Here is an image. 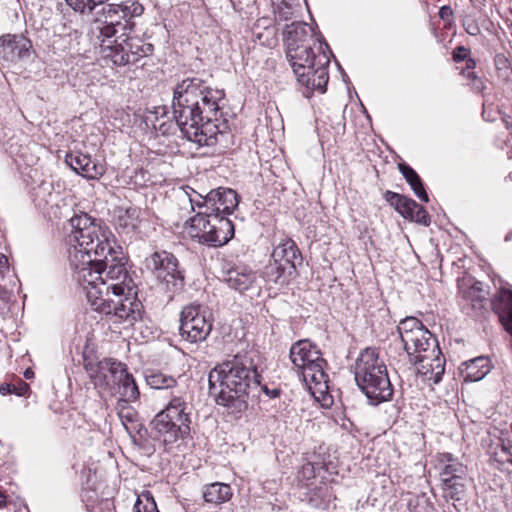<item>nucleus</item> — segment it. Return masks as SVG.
<instances>
[{
	"label": "nucleus",
	"mask_w": 512,
	"mask_h": 512,
	"mask_svg": "<svg viewBox=\"0 0 512 512\" xmlns=\"http://www.w3.org/2000/svg\"><path fill=\"white\" fill-rule=\"evenodd\" d=\"M223 90L213 89L200 78H186L173 91V117L183 136L199 146L215 147L218 153L234 144L229 122L223 118Z\"/></svg>",
	"instance_id": "1"
},
{
	"label": "nucleus",
	"mask_w": 512,
	"mask_h": 512,
	"mask_svg": "<svg viewBox=\"0 0 512 512\" xmlns=\"http://www.w3.org/2000/svg\"><path fill=\"white\" fill-rule=\"evenodd\" d=\"M209 389L217 391L216 402L232 413L248 407L247 399L255 397L260 385V374L250 353H238L215 366L208 376Z\"/></svg>",
	"instance_id": "2"
},
{
	"label": "nucleus",
	"mask_w": 512,
	"mask_h": 512,
	"mask_svg": "<svg viewBox=\"0 0 512 512\" xmlns=\"http://www.w3.org/2000/svg\"><path fill=\"white\" fill-rule=\"evenodd\" d=\"M70 224L71 238L77 244L69 255L75 273L121 248L110 228L100 219L81 212L70 219Z\"/></svg>",
	"instance_id": "3"
},
{
	"label": "nucleus",
	"mask_w": 512,
	"mask_h": 512,
	"mask_svg": "<svg viewBox=\"0 0 512 512\" xmlns=\"http://www.w3.org/2000/svg\"><path fill=\"white\" fill-rule=\"evenodd\" d=\"M126 264L127 258L121 247L103 258H98L93 264L78 269L76 280L86 290L88 299L107 290L123 292L135 288Z\"/></svg>",
	"instance_id": "4"
},
{
	"label": "nucleus",
	"mask_w": 512,
	"mask_h": 512,
	"mask_svg": "<svg viewBox=\"0 0 512 512\" xmlns=\"http://www.w3.org/2000/svg\"><path fill=\"white\" fill-rule=\"evenodd\" d=\"M354 377L371 405L392 399L393 387L387 367L375 349L366 348L360 353L354 365Z\"/></svg>",
	"instance_id": "5"
},
{
	"label": "nucleus",
	"mask_w": 512,
	"mask_h": 512,
	"mask_svg": "<svg viewBox=\"0 0 512 512\" xmlns=\"http://www.w3.org/2000/svg\"><path fill=\"white\" fill-rule=\"evenodd\" d=\"M144 7L138 1L126 0L121 3H110L102 7L95 19L96 29L102 37V44H114L113 40L123 41L131 37L134 30V19L143 14Z\"/></svg>",
	"instance_id": "6"
},
{
	"label": "nucleus",
	"mask_w": 512,
	"mask_h": 512,
	"mask_svg": "<svg viewBox=\"0 0 512 512\" xmlns=\"http://www.w3.org/2000/svg\"><path fill=\"white\" fill-rule=\"evenodd\" d=\"M88 300L96 311L105 314L115 323L126 322L133 325L142 318L143 305L137 299L135 288L123 292L107 290Z\"/></svg>",
	"instance_id": "7"
},
{
	"label": "nucleus",
	"mask_w": 512,
	"mask_h": 512,
	"mask_svg": "<svg viewBox=\"0 0 512 512\" xmlns=\"http://www.w3.org/2000/svg\"><path fill=\"white\" fill-rule=\"evenodd\" d=\"M187 223L189 224L188 234L191 238L210 247H221L234 236V225L229 218L210 214L205 209H201Z\"/></svg>",
	"instance_id": "8"
},
{
	"label": "nucleus",
	"mask_w": 512,
	"mask_h": 512,
	"mask_svg": "<svg viewBox=\"0 0 512 512\" xmlns=\"http://www.w3.org/2000/svg\"><path fill=\"white\" fill-rule=\"evenodd\" d=\"M410 363L419 365L418 372L428 380L437 384L441 381L445 372V361L441 357V351L437 339L428 330V335L420 336L406 351Z\"/></svg>",
	"instance_id": "9"
},
{
	"label": "nucleus",
	"mask_w": 512,
	"mask_h": 512,
	"mask_svg": "<svg viewBox=\"0 0 512 512\" xmlns=\"http://www.w3.org/2000/svg\"><path fill=\"white\" fill-rule=\"evenodd\" d=\"M144 266L154 275L162 289L169 293V299L183 289L184 273L179 269L178 259L172 253L165 250L155 251L146 257Z\"/></svg>",
	"instance_id": "10"
},
{
	"label": "nucleus",
	"mask_w": 512,
	"mask_h": 512,
	"mask_svg": "<svg viewBox=\"0 0 512 512\" xmlns=\"http://www.w3.org/2000/svg\"><path fill=\"white\" fill-rule=\"evenodd\" d=\"M289 357L293 365L302 370L304 380L310 379L319 384L325 381L327 375L323 370L326 363L321 351L309 340H299L290 348Z\"/></svg>",
	"instance_id": "11"
},
{
	"label": "nucleus",
	"mask_w": 512,
	"mask_h": 512,
	"mask_svg": "<svg viewBox=\"0 0 512 512\" xmlns=\"http://www.w3.org/2000/svg\"><path fill=\"white\" fill-rule=\"evenodd\" d=\"M212 326L211 314L202 305L191 303L183 307L179 326L183 340L190 343L202 342L211 333Z\"/></svg>",
	"instance_id": "12"
},
{
	"label": "nucleus",
	"mask_w": 512,
	"mask_h": 512,
	"mask_svg": "<svg viewBox=\"0 0 512 512\" xmlns=\"http://www.w3.org/2000/svg\"><path fill=\"white\" fill-rule=\"evenodd\" d=\"M113 42L114 44L101 45V51L104 58H109L117 66L135 64L153 53V45L144 43L138 37H126L123 41Z\"/></svg>",
	"instance_id": "13"
},
{
	"label": "nucleus",
	"mask_w": 512,
	"mask_h": 512,
	"mask_svg": "<svg viewBox=\"0 0 512 512\" xmlns=\"http://www.w3.org/2000/svg\"><path fill=\"white\" fill-rule=\"evenodd\" d=\"M203 203H197L198 208L205 209L206 212L225 216L231 214L238 206L237 193L229 188H218L211 190L205 197L200 196Z\"/></svg>",
	"instance_id": "14"
},
{
	"label": "nucleus",
	"mask_w": 512,
	"mask_h": 512,
	"mask_svg": "<svg viewBox=\"0 0 512 512\" xmlns=\"http://www.w3.org/2000/svg\"><path fill=\"white\" fill-rule=\"evenodd\" d=\"M153 437L164 444H173L179 439H186L190 435L187 424L173 422L167 415H158L151 421Z\"/></svg>",
	"instance_id": "15"
},
{
	"label": "nucleus",
	"mask_w": 512,
	"mask_h": 512,
	"mask_svg": "<svg viewBox=\"0 0 512 512\" xmlns=\"http://www.w3.org/2000/svg\"><path fill=\"white\" fill-rule=\"evenodd\" d=\"M117 364L122 363L112 358H106L99 361L95 366H86L89 377L96 388L115 395L119 378L115 377L113 372Z\"/></svg>",
	"instance_id": "16"
},
{
	"label": "nucleus",
	"mask_w": 512,
	"mask_h": 512,
	"mask_svg": "<svg viewBox=\"0 0 512 512\" xmlns=\"http://www.w3.org/2000/svg\"><path fill=\"white\" fill-rule=\"evenodd\" d=\"M65 162L73 171L87 179H99L105 172L102 164L81 152L67 153Z\"/></svg>",
	"instance_id": "17"
},
{
	"label": "nucleus",
	"mask_w": 512,
	"mask_h": 512,
	"mask_svg": "<svg viewBox=\"0 0 512 512\" xmlns=\"http://www.w3.org/2000/svg\"><path fill=\"white\" fill-rule=\"evenodd\" d=\"M329 62V57L324 52L318 55L316 65H313V69H311V71L302 73L298 82L308 90H318L321 93H324L329 80L327 70Z\"/></svg>",
	"instance_id": "18"
},
{
	"label": "nucleus",
	"mask_w": 512,
	"mask_h": 512,
	"mask_svg": "<svg viewBox=\"0 0 512 512\" xmlns=\"http://www.w3.org/2000/svg\"><path fill=\"white\" fill-rule=\"evenodd\" d=\"M0 47L3 58L15 62L29 56L32 43L23 35L7 34L0 38Z\"/></svg>",
	"instance_id": "19"
},
{
	"label": "nucleus",
	"mask_w": 512,
	"mask_h": 512,
	"mask_svg": "<svg viewBox=\"0 0 512 512\" xmlns=\"http://www.w3.org/2000/svg\"><path fill=\"white\" fill-rule=\"evenodd\" d=\"M114 376L119 378V383L116 386L115 395H119L118 400L120 406H125L129 402L136 401L140 395L138 386L132 376L127 371L125 364H117L114 367Z\"/></svg>",
	"instance_id": "20"
},
{
	"label": "nucleus",
	"mask_w": 512,
	"mask_h": 512,
	"mask_svg": "<svg viewBox=\"0 0 512 512\" xmlns=\"http://www.w3.org/2000/svg\"><path fill=\"white\" fill-rule=\"evenodd\" d=\"M283 36L287 49L299 50V48L309 46L308 42L312 39V29L305 22L295 21L286 25Z\"/></svg>",
	"instance_id": "21"
},
{
	"label": "nucleus",
	"mask_w": 512,
	"mask_h": 512,
	"mask_svg": "<svg viewBox=\"0 0 512 512\" xmlns=\"http://www.w3.org/2000/svg\"><path fill=\"white\" fill-rule=\"evenodd\" d=\"M286 56L292 66L297 80L300 79V75L302 73L311 71V69H313V65H316L318 59V55L314 54L310 45L299 48V50L292 51L291 49H287Z\"/></svg>",
	"instance_id": "22"
},
{
	"label": "nucleus",
	"mask_w": 512,
	"mask_h": 512,
	"mask_svg": "<svg viewBox=\"0 0 512 512\" xmlns=\"http://www.w3.org/2000/svg\"><path fill=\"white\" fill-rule=\"evenodd\" d=\"M405 351L415 344L420 336L428 335V329L416 317H406L397 326Z\"/></svg>",
	"instance_id": "23"
},
{
	"label": "nucleus",
	"mask_w": 512,
	"mask_h": 512,
	"mask_svg": "<svg viewBox=\"0 0 512 512\" xmlns=\"http://www.w3.org/2000/svg\"><path fill=\"white\" fill-rule=\"evenodd\" d=\"M271 258L275 261L283 262L285 265H294L295 272L297 267L302 264L303 258L296 243L290 238H284L273 249Z\"/></svg>",
	"instance_id": "24"
},
{
	"label": "nucleus",
	"mask_w": 512,
	"mask_h": 512,
	"mask_svg": "<svg viewBox=\"0 0 512 512\" xmlns=\"http://www.w3.org/2000/svg\"><path fill=\"white\" fill-rule=\"evenodd\" d=\"M224 281L230 288L243 293L255 283L256 275L246 266H236L227 270Z\"/></svg>",
	"instance_id": "25"
},
{
	"label": "nucleus",
	"mask_w": 512,
	"mask_h": 512,
	"mask_svg": "<svg viewBox=\"0 0 512 512\" xmlns=\"http://www.w3.org/2000/svg\"><path fill=\"white\" fill-rule=\"evenodd\" d=\"M486 453L491 463L497 464L498 469L509 471L512 469V444L502 439L492 441L487 447Z\"/></svg>",
	"instance_id": "26"
},
{
	"label": "nucleus",
	"mask_w": 512,
	"mask_h": 512,
	"mask_svg": "<svg viewBox=\"0 0 512 512\" xmlns=\"http://www.w3.org/2000/svg\"><path fill=\"white\" fill-rule=\"evenodd\" d=\"M263 276L268 282L286 285L297 276V272H295L294 265L287 266L283 262L271 258V261L264 267Z\"/></svg>",
	"instance_id": "27"
},
{
	"label": "nucleus",
	"mask_w": 512,
	"mask_h": 512,
	"mask_svg": "<svg viewBox=\"0 0 512 512\" xmlns=\"http://www.w3.org/2000/svg\"><path fill=\"white\" fill-rule=\"evenodd\" d=\"M493 310L498 315L505 330L512 335V291L502 290L493 302Z\"/></svg>",
	"instance_id": "28"
},
{
	"label": "nucleus",
	"mask_w": 512,
	"mask_h": 512,
	"mask_svg": "<svg viewBox=\"0 0 512 512\" xmlns=\"http://www.w3.org/2000/svg\"><path fill=\"white\" fill-rule=\"evenodd\" d=\"M187 408V403L182 397L174 396L158 415H167V418L173 422L187 424V427H190L191 419Z\"/></svg>",
	"instance_id": "29"
},
{
	"label": "nucleus",
	"mask_w": 512,
	"mask_h": 512,
	"mask_svg": "<svg viewBox=\"0 0 512 512\" xmlns=\"http://www.w3.org/2000/svg\"><path fill=\"white\" fill-rule=\"evenodd\" d=\"M461 373L466 381L476 382L483 379L490 371V360L487 357H476L464 363Z\"/></svg>",
	"instance_id": "30"
},
{
	"label": "nucleus",
	"mask_w": 512,
	"mask_h": 512,
	"mask_svg": "<svg viewBox=\"0 0 512 512\" xmlns=\"http://www.w3.org/2000/svg\"><path fill=\"white\" fill-rule=\"evenodd\" d=\"M232 497V490L228 484L215 482L206 485L203 490V499L207 503L222 504Z\"/></svg>",
	"instance_id": "31"
},
{
	"label": "nucleus",
	"mask_w": 512,
	"mask_h": 512,
	"mask_svg": "<svg viewBox=\"0 0 512 512\" xmlns=\"http://www.w3.org/2000/svg\"><path fill=\"white\" fill-rule=\"evenodd\" d=\"M385 199L405 219L411 218V213L417 208L416 201L392 191H386Z\"/></svg>",
	"instance_id": "32"
},
{
	"label": "nucleus",
	"mask_w": 512,
	"mask_h": 512,
	"mask_svg": "<svg viewBox=\"0 0 512 512\" xmlns=\"http://www.w3.org/2000/svg\"><path fill=\"white\" fill-rule=\"evenodd\" d=\"M140 216V209L137 207H128L119 209L115 219V226L123 232L129 233L137 228Z\"/></svg>",
	"instance_id": "33"
},
{
	"label": "nucleus",
	"mask_w": 512,
	"mask_h": 512,
	"mask_svg": "<svg viewBox=\"0 0 512 512\" xmlns=\"http://www.w3.org/2000/svg\"><path fill=\"white\" fill-rule=\"evenodd\" d=\"M399 170L407 183L410 185L414 194L423 202H428L429 197L424 188L423 182L417 172L409 165L402 163L399 164Z\"/></svg>",
	"instance_id": "34"
},
{
	"label": "nucleus",
	"mask_w": 512,
	"mask_h": 512,
	"mask_svg": "<svg viewBox=\"0 0 512 512\" xmlns=\"http://www.w3.org/2000/svg\"><path fill=\"white\" fill-rule=\"evenodd\" d=\"M275 21L283 22L295 18L300 10L298 0H273Z\"/></svg>",
	"instance_id": "35"
},
{
	"label": "nucleus",
	"mask_w": 512,
	"mask_h": 512,
	"mask_svg": "<svg viewBox=\"0 0 512 512\" xmlns=\"http://www.w3.org/2000/svg\"><path fill=\"white\" fill-rule=\"evenodd\" d=\"M443 497L446 500L461 501L466 494V479L443 480L441 481Z\"/></svg>",
	"instance_id": "36"
},
{
	"label": "nucleus",
	"mask_w": 512,
	"mask_h": 512,
	"mask_svg": "<svg viewBox=\"0 0 512 512\" xmlns=\"http://www.w3.org/2000/svg\"><path fill=\"white\" fill-rule=\"evenodd\" d=\"M147 384L153 389H170L176 386V379L159 371H150L145 375Z\"/></svg>",
	"instance_id": "37"
},
{
	"label": "nucleus",
	"mask_w": 512,
	"mask_h": 512,
	"mask_svg": "<svg viewBox=\"0 0 512 512\" xmlns=\"http://www.w3.org/2000/svg\"><path fill=\"white\" fill-rule=\"evenodd\" d=\"M467 468L459 461H452V463H447L444 465L440 477L441 481L443 480H453L455 478L458 479H466Z\"/></svg>",
	"instance_id": "38"
},
{
	"label": "nucleus",
	"mask_w": 512,
	"mask_h": 512,
	"mask_svg": "<svg viewBox=\"0 0 512 512\" xmlns=\"http://www.w3.org/2000/svg\"><path fill=\"white\" fill-rule=\"evenodd\" d=\"M134 512H159L156 503L149 492L138 496L134 507Z\"/></svg>",
	"instance_id": "39"
},
{
	"label": "nucleus",
	"mask_w": 512,
	"mask_h": 512,
	"mask_svg": "<svg viewBox=\"0 0 512 512\" xmlns=\"http://www.w3.org/2000/svg\"><path fill=\"white\" fill-rule=\"evenodd\" d=\"M461 75L468 80V86L476 93H482L486 89L484 80L475 72L461 71Z\"/></svg>",
	"instance_id": "40"
},
{
	"label": "nucleus",
	"mask_w": 512,
	"mask_h": 512,
	"mask_svg": "<svg viewBox=\"0 0 512 512\" xmlns=\"http://www.w3.org/2000/svg\"><path fill=\"white\" fill-rule=\"evenodd\" d=\"M461 23H462L464 30L469 35L478 36L481 33V28L479 26V23H478L475 15L466 14L462 18Z\"/></svg>",
	"instance_id": "41"
},
{
	"label": "nucleus",
	"mask_w": 512,
	"mask_h": 512,
	"mask_svg": "<svg viewBox=\"0 0 512 512\" xmlns=\"http://www.w3.org/2000/svg\"><path fill=\"white\" fill-rule=\"evenodd\" d=\"M428 504V499L425 495H413L408 500V508L412 512H426V506Z\"/></svg>",
	"instance_id": "42"
},
{
	"label": "nucleus",
	"mask_w": 512,
	"mask_h": 512,
	"mask_svg": "<svg viewBox=\"0 0 512 512\" xmlns=\"http://www.w3.org/2000/svg\"><path fill=\"white\" fill-rule=\"evenodd\" d=\"M408 220L422 224L424 226L430 225V216L426 209L417 203V208L411 213V218Z\"/></svg>",
	"instance_id": "43"
},
{
	"label": "nucleus",
	"mask_w": 512,
	"mask_h": 512,
	"mask_svg": "<svg viewBox=\"0 0 512 512\" xmlns=\"http://www.w3.org/2000/svg\"><path fill=\"white\" fill-rule=\"evenodd\" d=\"M470 49L465 46H457L452 52V59L454 62L459 63L464 61L470 55Z\"/></svg>",
	"instance_id": "44"
},
{
	"label": "nucleus",
	"mask_w": 512,
	"mask_h": 512,
	"mask_svg": "<svg viewBox=\"0 0 512 512\" xmlns=\"http://www.w3.org/2000/svg\"><path fill=\"white\" fill-rule=\"evenodd\" d=\"M116 409L118 410V415L120 417V419L124 422V421H129V422H132L134 420V411H132L131 409H129L127 407V405L125 406H120L119 405V402H117V406H116Z\"/></svg>",
	"instance_id": "45"
},
{
	"label": "nucleus",
	"mask_w": 512,
	"mask_h": 512,
	"mask_svg": "<svg viewBox=\"0 0 512 512\" xmlns=\"http://www.w3.org/2000/svg\"><path fill=\"white\" fill-rule=\"evenodd\" d=\"M259 391H263L271 399L278 398L281 393V390L279 388L274 387V388L270 389V388H268L267 385H262L261 383L259 385L258 390L254 392L255 396H257V393Z\"/></svg>",
	"instance_id": "46"
},
{
	"label": "nucleus",
	"mask_w": 512,
	"mask_h": 512,
	"mask_svg": "<svg viewBox=\"0 0 512 512\" xmlns=\"http://www.w3.org/2000/svg\"><path fill=\"white\" fill-rule=\"evenodd\" d=\"M230 3L235 11L242 12L249 8L254 3V0H230Z\"/></svg>",
	"instance_id": "47"
},
{
	"label": "nucleus",
	"mask_w": 512,
	"mask_h": 512,
	"mask_svg": "<svg viewBox=\"0 0 512 512\" xmlns=\"http://www.w3.org/2000/svg\"><path fill=\"white\" fill-rule=\"evenodd\" d=\"M12 390L13 394H16L17 396H24L29 390V385L19 379L16 385H12Z\"/></svg>",
	"instance_id": "48"
},
{
	"label": "nucleus",
	"mask_w": 512,
	"mask_h": 512,
	"mask_svg": "<svg viewBox=\"0 0 512 512\" xmlns=\"http://www.w3.org/2000/svg\"><path fill=\"white\" fill-rule=\"evenodd\" d=\"M480 285L481 283L477 282L470 288L468 292V297H471L472 301H474L473 297H475L479 302H481L482 299L484 298L483 296L480 295V293L482 292Z\"/></svg>",
	"instance_id": "49"
},
{
	"label": "nucleus",
	"mask_w": 512,
	"mask_h": 512,
	"mask_svg": "<svg viewBox=\"0 0 512 512\" xmlns=\"http://www.w3.org/2000/svg\"><path fill=\"white\" fill-rule=\"evenodd\" d=\"M439 16L443 20H449L453 16V10L450 6H442L439 10Z\"/></svg>",
	"instance_id": "50"
},
{
	"label": "nucleus",
	"mask_w": 512,
	"mask_h": 512,
	"mask_svg": "<svg viewBox=\"0 0 512 512\" xmlns=\"http://www.w3.org/2000/svg\"><path fill=\"white\" fill-rule=\"evenodd\" d=\"M465 61V67L461 70V71H465V72H473L472 70L475 69L476 65H477V62L474 58L467 56L466 59H464Z\"/></svg>",
	"instance_id": "51"
},
{
	"label": "nucleus",
	"mask_w": 512,
	"mask_h": 512,
	"mask_svg": "<svg viewBox=\"0 0 512 512\" xmlns=\"http://www.w3.org/2000/svg\"><path fill=\"white\" fill-rule=\"evenodd\" d=\"M8 268V258L6 255L0 253V274L4 275Z\"/></svg>",
	"instance_id": "52"
},
{
	"label": "nucleus",
	"mask_w": 512,
	"mask_h": 512,
	"mask_svg": "<svg viewBox=\"0 0 512 512\" xmlns=\"http://www.w3.org/2000/svg\"><path fill=\"white\" fill-rule=\"evenodd\" d=\"M13 393V390H12V385L9 384V383H2L0 385V394L2 396H6L8 394H11Z\"/></svg>",
	"instance_id": "53"
},
{
	"label": "nucleus",
	"mask_w": 512,
	"mask_h": 512,
	"mask_svg": "<svg viewBox=\"0 0 512 512\" xmlns=\"http://www.w3.org/2000/svg\"><path fill=\"white\" fill-rule=\"evenodd\" d=\"M9 299H10L9 291L0 287V301L3 302L4 304H6V303H8Z\"/></svg>",
	"instance_id": "54"
},
{
	"label": "nucleus",
	"mask_w": 512,
	"mask_h": 512,
	"mask_svg": "<svg viewBox=\"0 0 512 512\" xmlns=\"http://www.w3.org/2000/svg\"><path fill=\"white\" fill-rule=\"evenodd\" d=\"M452 461H457V460L454 459L451 454L447 453V454L443 455L442 462L444 463V465L447 463H452Z\"/></svg>",
	"instance_id": "55"
},
{
	"label": "nucleus",
	"mask_w": 512,
	"mask_h": 512,
	"mask_svg": "<svg viewBox=\"0 0 512 512\" xmlns=\"http://www.w3.org/2000/svg\"><path fill=\"white\" fill-rule=\"evenodd\" d=\"M7 504V496L0 492V507H5Z\"/></svg>",
	"instance_id": "56"
},
{
	"label": "nucleus",
	"mask_w": 512,
	"mask_h": 512,
	"mask_svg": "<svg viewBox=\"0 0 512 512\" xmlns=\"http://www.w3.org/2000/svg\"><path fill=\"white\" fill-rule=\"evenodd\" d=\"M32 374H33V372L30 371L29 369L26 370L25 373H24L25 377L28 378V379L31 377Z\"/></svg>",
	"instance_id": "57"
},
{
	"label": "nucleus",
	"mask_w": 512,
	"mask_h": 512,
	"mask_svg": "<svg viewBox=\"0 0 512 512\" xmlns=\"http://www.w3.org/2000/svg\"><path fill=\"white\" fill-rule=\"evenodd\" d=\"M191 203L193 204L192 208L194 209L195 205L198 207L197 203H200V202L199 201H195V200H191Z\"/></svg>",
	"instance_id": "58"
},
{
	"label": "nucleus",
	"mask_w": 512,
	"mask_h": 512,
	"mask_svg": "<svg viewBox=\"0 0 512 512\" xmlns=\"http://www.w3.org/2000/svg\"><path fill=\"white\" fill-rule=\"evenodd\" d=\"M162 126L163 125L160 126V130L162 131V134H165L166 130H162Z\"/></svg>",
	"instance_id": "59"
}]
</instances>
